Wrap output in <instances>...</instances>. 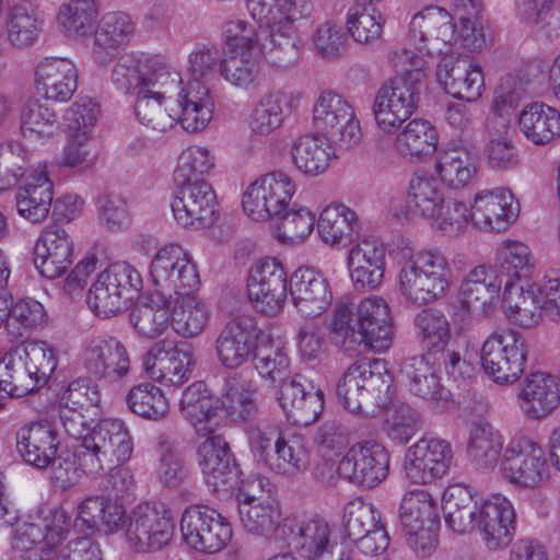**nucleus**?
Returning a JSON list of instances; mask_svg holds the SVG:
<instances>
[{
	"label": "nucleus",
	"mask_w": 560,
	"mask_h": 560,
	"mask_svg": "<svg viewBox=\"0 0 560 560\" xmlns=\"http://www.w3.org/2000/svg\"><path fill=\"white\" fill-rule=\"evenodd\" d=\"M171 206L179 225L188 230H200L214 222L217 196L207 180L176 184Z\"/></svg>",
	"instance_id": "aec40b11"
},
{
	"label": "nucleus",
	"mask_w": 560,
	"mask_h": 560,
	"mask_svg": "<svg viewBox=\"0 0 560 560\" xmlns=\"http://www.w3.org/2000/svg\"><path fill=\"white\" fill-rule=\"evenodd\" d=\"M527 347L524 337L514 329L494 331L480 349V362L486 375L500 385L516 382L525 371Z\"/></svg>",
	"instance_id": "9d476101"
},
{
	"label": "nucleus",
	"mask_w": 560,
	"mask_h": 560,
	"mask_svg": "<svg viewBox=\"0 0 560 560\" xmlns=\"http://www.w3.org/2000/svg\"><path fill=\"white\" fill-rule=\"evenodd\" d=\"M133 31L135 24L128 14L124 12L106 13L95 33L94 58L100 63H104L106 58L103 55V49H115L125 44L133 34Z\"/></svg>",
	"instance_id": "052dcab7"
},
{
	"label": "nucleus",
	"mask_w": 560,
	"mask_h": 560,
	"mask_svg": "<svg viewBox=\"0 0 560 560\" xmlns=\"http://www.w3.org/2000/svg\"><path fill=\"white\" fill-rule=\"evenodd\" d=\"M539 296L535 283L510 288L503 296L508 305V319L523 329L537 327L541 323L545 313V306Z\"/></svg>",
	"instance_id": "5fc2aeb1"
},
{
	"label": "nucleus",
	"mask_w": 560,
	"mask_h": 560,
	"mask_svg": "<svg viewBox=\"0 0 560 560\" xmlns=\"http://www.w3.org/2000/svg\"><path fill=\"white\" fill-rule=\"evenodd\" d=\"M258 27L244 20L230 21L224 37L231 54L220 63L221 75L241 89L254 88L259 75L258 60L288 68L299 56L294 43L295 22L312 12L311 0H245Z\"/></svg>",
	"instance_id": "f257e3e1"
},
{
	"label": "nucleus",
	"mask_w": 560,
	"mask_h": 560,
	"mask_svg": "<svg viewBox=\"0 0 560 560\" xmlns=\"http://www.w3.org/2000/svg\"><path fill=\"white\" fill-rule=\"evenodd\" d=\"M409 44L425 45L429 50L443 52L457 40L453 16L441 7H427L416 13L410 22Z\"/></svg>",
	"instance_id": "473e14b6"
},
{
	"label": "nucleus",
	"mask_w": 560,
	"mask_h": 560,
	"mask_svg": "<svg viewBox=\"0 0 560 560\" xmlns=\"http://www.w3.org/2000/svg\"><path fill=\"white\" fill-rule=\"evenodd\" d=\"M399 520L402 529L440 522L435 500L425 490L417 489L405 493L399 508Z\"/></svg>",
	"instance_id": "0e129e2a"
},
{
	"label": "nucleus",
	"mask_w": 560,
	"mask_h": 560,
	"mask_svg": "<svg viewBox=\"0 0 560 560\" xmlns=\"http://www.w3.org/2000/svg\"><path fill=\"white\" fill-rule=\"evenodd\" d=\"M150 275L162 301L192 293L199 285V275L191 256L179 245L168 244L153 257Z\"/></svg>",
	"instance_id": "f8f14e48"
},
{
	"label": "nucleus",
	"mask_w": 560,
	"mask_h": 560,
	"mask_svg": "<svg viewBox=\"0 0 560 560\" xmlns=\"http://www.w3.org/2000/svg\"><path fill=\"white\" fill-rule=\"evenodd\" d=\"M74 243L68 231L59 225H48L34 246V266L47 279L62 276L73 262Z\"/></svg>",
	"instance_id": "c85d7f7f"
},
{
	"label": "nucleus",
	"mask_w": 560,
	"mask_h": 560,
	"mask_svg": "<svg viewBox=\"0 0 560 560\" xmlns=\"http://www.w3.org/2000/svg\"><path fill=\"white\" fill-rule=\"evenodd\" d=\"M420 86L401 78L386 81L377 91L373 114L377 127L384 133H394L417 110Z\"/></svg>",
	"instance_id": "f3484780"
},
{
	"label": "nucleus",
	"mask_w": 560,
	"mask_h": 560,
	"mask_svg": "<svg viewBox=\"0 0 560 560\" xmlns=\"http://www.w3.org/2000/svg\"><path fill=\"white\" fill-rule=\"evenodd\" d=\"M16 451L21 458L38 468H47L59 448L58 433L47 421H31L15 433Z\"/></svg>",
	"instance_id": "f704fd0d"
},
{
	"label": "nucleus",
	"mask_w": 560,
	"mask_h": 560,
	"mask_svg": "<svg viewBox=\"0 0 560 560\" xmlns=\"http://www.w3.org/2000/svg\"><path fill=\"white\" fill-rule=\"evenodd\" d=\"M52 198L54 184L49 178L48 164L38 162L16 192L18 213L33 223H40L49 214Z\"/></svg>",
	"instance_id": "c9c22d12"
},
{
	"label": "nucleus",
	"mask_w": 560,
	"mask_h": 560,
	"mask_svg": "<svg viewBox=\"0 0 560 560\" xmlns=\"http://www.w3.org/2000/svg\"><path fill=\"white\" fill-rule=\"evenodd\" d=\"M42 20L36 7L22 0L14 3L5 18V34L8 42L18 49L33 46L42 31Z\"/></svg>",
	"instance_id": "6e6d98bb"
},
{
	"label": "nucleus",
	"mask_w": 560,
	"mask_h": 560,
	"mask_svg": "<svg viewBox=\"0 0 560 560\" xmlns=\"http://www.w3.org/2000/svg\"><path fill=\"white\" fill-rule=\"evenodd\" d=\"M310 464V453L304 438L295 433L279 434L273 451L266 458V466L284 477H296L304 472Z\"/></svg>",
	"instance_id": "09e8293b"
},
{
	"label": "nucleus",
	"mask_w": 560,
	"mask_h": 560,
	"mask_svg": "<svg viewBox=\"0 0 560 560\" xmlns=\"http://www.w3.org/2000/svg\"><path fill=\"white\" fill-rule=\"evenodd\" d=\"M384 23L382 13L372 5L357 3L347 14V28L350 36L364 45H373L381 39Z\"/></svg>",
	"instance_id": "69168bd1"
},
{
	"label": "nucleus",
	"mask_w": 560,
	"mask_h": 560,
	"mask_svg": "<svg viewBox=\"0 0 560 560\" xmlns=\"http://www.w3.org/2000/svg\"><path fill=\"white\" fill-rule=\"evenodd\" d=\"M517 402L525 418L546 419L560 406V377L545 372L528 374L520 384Z\"/></svg>",
	"instance_id": "c756f323"
},
{
	"label": "nucleus",
	"mask_w": 560,
	"mask_h": 560,
	"mask_svg": "<svg viewBox=\"0 0 560 560\" xmlns=\"http://www.w3.org/2000/svg\"><path fill=\"white\" fill-rule=\"evenodd\" d=\"M218 407L232 422L241 423L254 420L259 413L256 388L240 375L230 377L225 381L218 398Z\"/></svg>",
	"instance_id": "8fccbe9b"
},
{
	"label": "nucleus",
	"mask_w": 560,
	"mask_h": 560,
	"mask_svg": "<svg viewBox=\"0 0 560 560\" xmlns=\"http://www.w3.org/2000/svg\"><path fill=\"white\" fill-rule=\"evenodd\" d=\"M453 282V268L438 249L404 250L399 260L397 288L408 304L422 306L442 300Z\"/></svg>",
	"instance_id": "20e7f679"
},
{
	"label": "nucleus",
	"mask_w": 560,
	"mask_h": 560,
	"mask_svg": "<svg viewBox=\"0 0 560 560\" xmlns=\"http://www.w3.org/2000/svg\"><path fill=\"white\" fill-rule=\"evenodd\" d=\"M393 383L383 360L355 362L339 378L337 396L350 412L371 415L392 404Z\"/></svg>",
	"instance_id": "39448f33"
},
{
	"label": "nucleus",
	"mask_w": 560,
	"mask_h": 560,
	"mask_svg": "<svg viewBox=\"0 0 560 560\" xmlns=\"http://www.w3.org/2000/svg\"><path fill=\"white\" fill-rule=\"evenodd\" d=\"M442 510L446 526L457 534H468L476 528L479 503L469 487L450 485L442 494Z\"/></svg>",
	"instance_id": "49530a36"
},
{
	"label": "nucleus",
	"mask_w": 560,
	"mask_h": 560,
	"mask_svg": "<svg viewBox=\"0 0 560 560\" xmlns=\"http://www.w3.org/2000/svg\"><path fill=\"white\" fill-rule=\"evenodd\" d=\"M97 15L96 0H65L58 10V23L70 38L88 36Z\"/></svg>",
	"instance_id": "680f3d73"
},
{
	"label": "nucleus",
	"mask_w": 560,
	"mask_h": 560,
	"mask_svg": "<svg viewBox=\"0 0 560 560\" xmlns=\"http://www.w3.org/2000/svg\"><path fill=\"white\" fill-rule=\"evenodd\" d=\"M332 144L317 133L303 135L292 145V162L296 170L305 176L322 175L336 156Z\"/></svg>",
	"instance_id": "3c124183"
},
{
	"label": "nucleus",
	"mask_w": 560,
	"mask_h": 560,
	"mask_svg": "<svg viewBox=\"0 0 560 560\" xmlns=\"http://www.w3.org/2000/svg\"><path fill=\"white\" fill-rule=\"evenodd\" d=\"M296 189L290 174L269 172L247 186L242 198L243 211L254 221L266 222L281 215L290 207Z\"/></svg>",
	"instance_id": "4468645a"
},
{
	"label": "nucleus",
	"mask_w": 560,
	"mask_h": 560,
	"mask_svg": "<svg viewBox=\"0 0 560 560\" xmlns=\"http://www.w3.org/2000/svg\"><path fill=\"white\" fill-rule=\"evenodd\" d=\"M214 106L209 88L198 80H189L178 92L177 124L189 132L201 131L212 120Z\"/></svg>",
	"instance_id": "58836bf2"
},
{
	"label": "nucleus",
	"mask_w": 560,
	"mask_h": 560,
	"mask_svg": "<svg viewBox=\"0 0 560 560\" xmlns=\"http://www.w3.org/2000/svg\"><path fill=\"white\" fill-rule=\"evenodd\" d=\"M142 289L140 272L126 261L110 265L88 292L86 303L101 317H109L127 308Z\"/></svg>",
	"instance_id": "6e6552de"
},
{
	"label": "nucleus",
	"mask_w": 560,
	"mask_h": 560,
	"mask_svg": "<svg viewBox=\"0 0 560 560\" xmlns=\"http://www.w3.org/2000/svg\"><path fill=\"white\" fill-rule=\"evenodd\" d=\"M436 78L453 97L476 102L485 90L481 68L464 56H444L438 66Z\"/></svg>",
	"instance_id": "cd10ccee"
},
{
	"label": "nucleus",
	"mask_w": 560,
	"mask_h": 560,
	"mask_svg": "<svg viewBox=\"0 0 560 560\" xmlns=\"http://www.w3.org/2000/svg\"><path fill=\"white\" fill-rule=\"evenodd\" d=\"M470 221L483 232H504L517 219L520 206L511 190L503 187L477 191L470 202Z\"/></svg>",
	"instance_id": "412c9836"
},
{
	"label": "nucleus",
	"mask_w": 560,
	"mask_h": 560,
	"mask_svg": "<svg viewBox=\"0 0 560 560\" xmlns=\"http://www.w3.org/2000/svg\"><path fill=\"white\" fill-rule=\"evenodd\" d=\"M535 267V256L526 243L509 238L497 245L492 271L504 282L505 291L509 292L518 281L529 278Z\"/></svg>",
	"instance_id": "ea45409f"
},
{
	"label": "nucleus",
	"mask_w": 560,
	"mask_h": 560,
	"mask_svg": "<svg viewBox=\"0 0 560 560\" xmlns=\"http://www.w3.org/2000/svg\"><path fill=\"white\" fill-rule=\"evenodd\" d=\"M505 293V285L492 267L479 265L468 271L464 278L458 303L462 310L472 316L485 317L497 306L502 294Z\"/></svg>",
	"instance_id": "393cba45"
},
{
	"label": "nucleus",
	"mask_w": 560,
	"mask_h": 560,
	"mask_svg": "<svg viewBox=\"0 0 560 560\" xmlns=\"http://www.w3.org/2000/svg\"><path fill=\"white\" fill-rule=\"evenodd\" d=\"M180 532L185 544L202 553L223 550L233 535L231 524L223 515L201 505H192L184 511Z\"/></svg>",
	"instance_id": "2eb2a0df"
},
{
	"label": "nucleus",
	"mask_w": 560,
	"mask_h": 560,
	"mask_svg": "<svg viewBox=\"0 0 560 560\" xmlns=\"http://www.w3.org/2000/svg\"><path fill=\"white\" fill-rule=\"evenodd\" d=\"M215 165V156L207 147L190 145L178 156L174 171L175 184L206 180Z\"/></svg>",
	"instance_id": "774afa93"
},
{
	"label": "nucleus",
	"mask_w": 560,
	"mask_h": 560,
	"mask_svg": "<svg viewBox=\"0 0 560 560\" xmlns=\"http://www.w3.org/2000/svg\"><path fill=\"white\" fill-rule=\"evenodd\" d=\"M262 331L250 318L230 320L215 340V351L221 364L228 369L243 365L254 353Z\"/></svg>",
	"instance_id": "2f4dec72"
},
{
	"label": "nucleus",
	"mask_w": 560,
	"mask_h": 560,
	"mask_svg": "<svg viewBox=\"0 0 560 560\" xmlns=\"http://www.w3.org/2000/svg\"><path fill=\"white\" fill-rule=\"evenodd\" d=\"M178 410L197 438L215 433L220 428L218 400L202 382H195L183 390Z\"/></svg>",
	"instance_id": "4c0bfd02"
},
{
	"label": "nucleus",
	"mask_w": 560,
	"mask_h": 560,
	"mask_svg": "<svg viewBox=\"0 0 560 560\" xmlns=\"http://www.w3.org/2000/svg\"><path fill=\"white\" fill-rule=\"evenodd\" d=\"M504 448L503 435L491 423L477 421L470 425L466 453L476 469L493 471L500 466Z\"/></svg>",
	"instance_id": "c03bdc74"
},
{
	"label": "nucleus",
	"mask_w": 560,
	"mask_h": 560,
	"mask_svg": "<svg viewBox=\"0 0 560 560\" xmlns=\"http://www.w3.org/2000/svg\"><path fill=\"white\" fill-rule=\"evenodd\" d=\"M24 137L35 140H47L58 133L59 120L57 113L39 100H30L21 114Z\"/></svg>",
	"instance_id": "338daca9"
},
{
	"label": "nucleus",
	"mask_w": 560,
	"mask_h": 560,
	"mask_svg": "<svg viewBox=\"0 0 560 560\" xmlns=\"http://www.w3.org/2000/svg\"><path fill=\"white\" fill-rule=\"evenodd\" d=\"M289 295L298 312L307 317L320 316L332 302L327 279L311 267H300L291 275Z\"/></svg>",
	"instance_id": "7c9ffc66"
},
{
	"label": "nucleus",
	"mask_w": 560,
	"mask_h": 560,
	"mask_svg": "<svg viewBox=\"0 0 560 560\" xmlns=\"http://www.w3.org/2000/svg\"><path fill=\"white\" fill-rule=\"evenodd\" d=\"M339 475L364 488H373L384 480L388 472V454L375 441L353 445L338 465Z\"/></svg>",
	"instance_id": "5701e85b"
},
{
	"label": "nucleus",
	"mask_w": 560,
	"mask_h": 560,
	"mask_svg": "<svg viewBox=\"0 0 560 560\" xmlns=\"http://www.w3.org/2000/svg\"><path fill=\"white\" fill-rule=\"evenodd\" d=\"M396 132L393 149L399 158L407 162H422L436 151L438 131L425 119L415 118Z\"/></svg>",
	"instance_id": "37998d69"
},
{
	"label": "nucleus",
	"mask_w": 560,
	"mask_h": 560,
	"mask_svg": "<svg viewBox=\"0 0 560 560\" xmlns=\"http://www.w3.org/2000/svg\"><path fill=\"white\" fill-rule=\"evenodd\" d=\"M500 472L514 487L535 489L548 480L550 470L542 446L529 436H517L504 448Z\"/></svg>",
	"instance_id": "ddd939ff"
},
{
	"label": "nucleus",
	"mask_w": 560,
	"mask_h": 560,
	"mask_svg": "<svg viewBox=\"0 0 560 560\" xmlns=\"http://www.w3.org/2000/svg\"><path fill=\"white\" fill-rule=\"evenodd\" d=\"M133 452V441L127 425L119 419H104L88 438L74 446L72 457L80 471L96 476L106 466L126 463Z\"/></svg>",
	"instance_id": "0eeeda50"
},
{
	"label": "nucleus",
	"mask_w": 560,
	"mask_h": 560,
	"mask_svg": "<svg viewBox=\"0 0 560 560\" xmlns=\"http://www.w3.org/2000/svg\"><path fill=\"white\" fill-rule=\"evenodd\" d=\"M445 199V191L433 175L418 172L411 176L406 202L413 214L429 219L438 211L439 206H443Z\"/></svg>",
	"instance_id": "4d7b16f0"
},
{
	"label": "nucleus",
	"mask_w": 560,
	"mask_h": 560,
	"mask_svg": "<svg viewBox=\"0 0 560 560\" xmlns=\"http://www.w3.org/2000/svg\"><path fill=\"white\" fill-rule=\"evenodd\" d=\"M82 364L90 377L115 383L127 376L130 358L120 340L100 335L86 341L82 351Z\"/></svg>",
	"instance_id": "6ab92c4d"
},
{
	"label": "nucleus",
	"mask_w": 560,
	"mask_h": 560,
	"mask_svg": "<svg viewBox=\"0 0 560 560\" xmlns=\"http://www.w3.org/2000/svg\"><path fill=\"white\" fill-rule=\"evenodd\" d=\"M277 399L288 416L298 425L314 423L324 410V393L302 374L284 377L279 383Z\"/></svg>",
	"instance_id": "4be33fe9"
},
{
	"label": "nucleus",
	"mask_w": 560,
	"mask_h": 560,
	"mask_svg": "<svg viewBox=\"0 0 560 560\" xmlns=\"http://www.w3.org/2000/svg\"><path fill=\"white\" fill-rule=\"evenodd\" d=\"M452 459L453 450L448 441L423 436L406 451L404 477L413 485H429L446 475Z\"/></svg>",
	"instance_id": "a211bd4d"
},
{
	"label": "nucleus",
	"mask_w": 560,
	"mask_h": 560,
	"mask_svg": "<svg viewBox=\"0 0 560 560\" xmlns=\"http://www.w3.org/2000/svg\"><path fill=\"white\" fill-rule=\"evenodd\" d=\"M110 80L118 90L136 95V115L142 125L164 132L177 124L178 109L171 106L173 102L167 94L183 80L162 56L124 55L115 63Z\"/></svg>",
	"instance_id": "f03ea898"
},
{
	"label": "nucleus",
	"mask_w": 560,
	"mask_h": 560,
	"mask_svg": "<svg viewBox=\"0 0 560 560\" xmlns=\"http://www.w3.org/2000/svg\"><path fill=\"white\" fill-rule=\"evenodd\" d=\"M301 98L296 91L273 90L262 94L248 116L249 130L257 137L273 133L284 122L285 114L299 108Z\"/></svg>",
	"instance_id": "72a5a7b5"
},
{
	"label": "nucleus",
	"mask_w": 560,
	"mask_h": 560,
	"mask_svg": "<svg viewBox=\"0 0 560 560\" xmlns=\"http://www.w3.org/2000/svg\"><path fill=\"white\" fill-rule=\"evenodd\" d=\"M195 365L191 348L185 343L155 342L144 358L149 376L163 385H182L190 378Z\"/></svg>",
	"instance_id": "b1692460"
},
{
	"label": "nucleus",
	"mask_w": 560,
	"mask_h": 560,
	"mask_svg": "<svg viewBox=\"0 0 560 560\" xmlns=\"http://www.w3.org/2000/svg\"><path fill=\"white\" fill-rule=\"evenodd\" d=\"M287 292L288 275L280 260L265 257L250 267L247 294L256 311L266 315H277L284 307Z\"/></svg>",
	"instance_id": "dca6fc26"
},
{
	"label": "nucleus",
	"mask_w": 560,
	"mask_h": 560,
	"mask_svg": "<svg viewBox=\"0 0 560 560\" xmlns=\"http://www.w3.org/2000/svg\"><path fill=\"white\" fill-rule=\"evenodd\" d=\"M253 357L254 366L261 378L280 383L287 376L290 366L287 351L264 332Z\"/></svg>",
	"instance_id": "e2e57ef3"
},
{
	"label": "nucleus",
	"mask_w": 560,
	"mask_h": 560,
	"mask_svg": "<svg viewBox=\"0 0 560 560\" xmlns=\"http://www.w3.org/2000/svg\"><path fill=\"white\" fill-rule=\"evenodd\" d=\"M36 93L46 101L65 103L78 88V69L74 62L63 57H43L33 70Z\"/></svg>",
	"instance_id": "a878e982"
},
{
	"label": "nucleus",
	"mask_w": 560,
	"mask_h": 560,
	"mask_svg": "<svg viewBox=\"0 0 560 560\" xmlns=\"http://www.w3.org/2000/svg\"><path fill=\"white\" fill-rule=\"evenodd\" d=\"M476 528L490 550L504 548L511 541L515 529V511L512 502L494 493L479 503Z\"/></svg>",
	"instance_id": "bb28decb"
},
{
	"label": "nucleus",
	"mask_w": 560,
	"mask_h": 560,
	"mask_svg": "<svg viewBox=\"0 0 560 560\" xmlns=\"http://www.w3.org/2000/svg\"><path fill=\"white\" fill-rule=\"evenodd\" d=\"M402 374L408 381L410 392L430 401L433 409L443 412L450 408L451 393L440 384L434 368L425 357L408 359L402 366Z\"/></svg>",
	"instance_id": "a19ab883"
},
{
	"label": "nucleus",
	"mask_w": 560,
	"mask_h": 560,
	"mask_svg": "<svg viewBox=\"0 0 560 560\" xmlns=\"http://www.w3.org/2000/svg\"><path fill=\"white\" fill-rule=\"evenodd\" d=\"M415 335L421 348L428 351L443 350L451 339L447 316L438 308H424L413 319Z\"/></svg>",
	"instance_id": "bf43d9fd"
},
{
	"label": "nucleus",
	"mask_w": 560,
	"mask_h": 560,
	"mask_svg": "<svg viewBox=\"0 0 560 560\" xmlns=\"http://www.w3.org/2000/svg\"><path fill=\"white\" fill-rule=\"evenodd\" d=\"M183 294L163 303H168L171 327L174 331L183 338H192L203 331L209 313L206 304L195 292Z\"/></svg>",
	"instance_id": "603ef678"
},
{
	"label": "nucleus",
	"mask_w": 560,
	"mask_h": 560,
	"mask_svg": "<svg viewBox=\"0 0 560 560\" xmlns=\"http://www.w3.org/2000/svg\"><path fill=\"white\" fill-rule=\"evenodd\" d=\"M517 124L520 132L534 145L547 147L560 138V112L544 102L525 105Z\"/></svg>",
	"instance_id": "79ce46f5"
},
{
	"label": "nucleus",
	"mask_w": 560,
	"mask_h": 560,
	"mask_svg": "<svg viewBox=\"0 0 560 560\" xmlns=\"http://www.w3.org/2000/svg\"><path fill=\"white\" fill-rule=\"evenodd\" d=\"M435 170L450 187H465L477 173L476 161L465 140L451 141L438 154Z\"/></svg>",
	"instance_id": "de8ad7c7"
},
{
	"label": "nucleus",
	"mask_w": 560,
	"mask_h": 560,
	"mask_svg": "<svg viewBox=\"0 0 560 560\" xmlns=\"http://www.w3.org/2000/svg\"><path fill=\"white\" fill-rule=\"evenodd\" d=\"M275 237L285 245L304 244L312 235L316 222L315 213L306 206L293 203L281 215L276 217Z\"/></svg>",
	"instance_id": "13d9d810"
},
{
	"label": "nucleus",
	"mask_w": 560,
	"mask_h": 560,
	"mask_svg": "<svg viewBox=\"0 0 560 560\" xmlns=\"http://www.w3.org/2000/svg\"><path fill=\"white\" fill-rule=\"evenodd\" d=\"M335 341L350 355L366 349L384 352L394 338V320L387 301L378 295L362 299L355 306L337 303L330 324Z\"/></svg>",
	"instance_id": "7ed1b4c3"
},
{
	"label": "nucleus",
	"mask_w": 560,
	"mask_h": 560,
	"mask_svg": "<svg viewBox=\"0 0 560 560\" xmlns=\"http://www.w3.org/2000/svg\"><path fill=\"white\" fill-rule=\"evenodd\" d=\"M284 527L289 530L290 545L303 557L315 560L329 551L330 528L324 520L292 516L285 520Z\"/></svg>",
	"instance_id": "a18cd8bd"
},
{
	"label": "nucleus",
	"mask_w": 560,
	"mask_h": 560,
	"mask_svg": "<svg viewBox=\"0 0 560 560\" xmlns=\"http://www.w3.org/2000/svg\"><path fill=\"white\" fill-rule=\"evenodd\" d=\"M174 529V514L165 503L143 502L127 515L125 540L136 552H156L171 542Z\"/></svg>",
	"instance_id": "1a4fd4ad"
},
{
	"label": "nucleus",
	"mask_w": 560,
	"mask_h": 560,
	"mask_svg": "<svg viewBox=\"0 0 560 560\" xmlns=\"http://www.w3.org/2000/svg\"><path fill=\"white\" fill-rule=\"evenodd\" d=\"M386 249L374 238H364L355 244L348 255V269L354 288L376 289L384 278Z\"/></svg>",
	"instance_id": "e433bc0d"
},
{
	"label": "nucleus",
	"mask_w": 560,
	"mask_h": 560,
	"mask_svg": "<svg viewBox=\"0 0 560 560\" xmlns=\"http://www.w3.org/2000/svg\"><path fill=\"white\" fill-rule=\"evenodd\" d=\"M316 133L343 149L357 147L362 139L359 119L351 104L340 94L324 91L313 105Z\"/></svg>",
	"instance_id": "9b49d317"
},
{
	"label": "nucleus",
	"mask_w": 560,
	"mask_h": 560,
	"mask_svg": "<svg viewBox=\"0 0 560 560\" xmlns=\"http://www.w3.org/2000/svg\"><path fill=\"white\" fill-rule=\"evenodd\" d=\"M56 366L54 351L46 342L19 345L0 359V392L23 397L44 385Z\"/></svg>",
	"instance_id": "423d86ee"
},
{
	"label": "nucleus",
	"mask_w": 560,
	"mask_h": 560,
	"mask_svg": "<svg viewBox=\"0 0 560 560\" xmlns=\"http://www.w3.org/2000/svg\"><path fill=\"white\" fill-rule=\"evenodd\" d=\"M361 231V222L353 209L341 202L326 206L317 221L320 240L328 245H338L350 241L353 234Z\"/></svg>",
	"instance_id": "864d4df0"
}]
</instances>
